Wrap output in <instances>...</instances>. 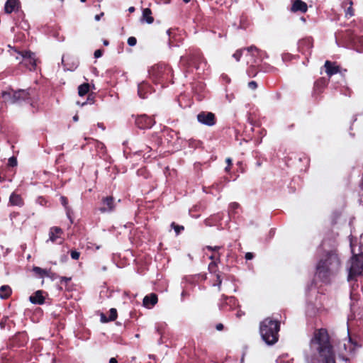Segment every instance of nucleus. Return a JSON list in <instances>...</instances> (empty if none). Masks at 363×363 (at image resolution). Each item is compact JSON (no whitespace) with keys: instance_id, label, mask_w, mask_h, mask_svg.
I'll return each mask as SVG.
<instances>
[{"instance_id":"1","label":"nucleus","mask_w":363,"mask_h":363,"mask_svg":"<svg viewBox=\"0 0 363 363\" xmlns=\"http://www.w3.org/2000/svg\"><path fill=\"white\" fill-rule=\"evenodd\" d=\"M311 344L316 345L319 360L322 363H336L333 346L330 342V337L325 328L317 329L314 332Z\"/></svg>"},{"instance_id":"2","label":"nucleus","mask_w":363,"mask_h":363,"mask_svg":"<svg viewBox=\"0 0 363 363\" xmlns=\"http://www.w3.org/2000/svg\"><path fill=\"white\" fill-rule=\"evenodd\" d=\"M341 261L335 250L328 252L316 266V275L324 283H328L331 276L340 269Z\"/></svg>"},{"instance_id":"3","label":"nucleus","mask_w":363,"mask_h":363,"mask_svg":"<svg viewBox=\"0 0 363 363\" xmlns=\"http://www.w3.org/2000/svg\"><path fill=\"white\" fill-rule=\"evenodd\" d=\"M280 323L278 320L267 318L259 324V333L263 341L269 345L275 344L279 340Z\"/></svg>"},{"instance_id":"4","label":"nucleus","mask_w":363,"mask_h":363,"mask_svg":"<svg viewBox=\"0 0 363 363\" xmlns=\"http://www.w3.org/2000/svg\"><path fill=\"white\" fill-rule=\"evenodd\" d=\"M181 64L186 67H194L196 70H204L207 62L204 58L202 52L200 49L196 48H189L186 55L181 57Z\"/></svg>"},{"instance_id":"5","label":"nucleus","mask_w":363,"mask_h":363,"mask_svg":"<svg viewBox=\"0 0 363 363\" xmlns=\"http://www.w3.org/2000/svg\"><path fill=\"white\" fill-rule=\"evenodd\" d=\"M149 74L155 84H160L164 87L172 80L173 72L172 67L167 65H156L149 70Z\"/></svg>"},{"instance_id":"6","label":"nucleus","mask_w":363,"mask_h":363,"mask_svg":"<svg viewBox=\"0 0 363 363\" xmlns=\"http://www.w3.org/2000/svg\"><path fill=\"white\" fill-rule=\"evenodd\" d=\"M30 89H19L18 91L11 89L2 91L1 96L5 102L12 104H21L24 101H30Z\"/></svg>"},{"instance_id":"7","label":"nucleus","mask_w":363,"mask_h":363,"mask_svg":"<svg viewBox=\"0 0 363 363\" xmlns=\"http://www.w3.org/2000/svg\"><path fill=\"white\" fill-rule=\"evenodd\" d=\"M363 275V255H354L351 259L348 280H357V277Z\"/></svg>"},{"instance_id":"8","label":"nucleus","mask_w":363,"mask_h":363,"mask_svg":"<svg viewBox=\"0 0 363 363\" xmlns=\"http://www.w3.org/2000/svg\"><path fill=\"white\" fill-rule=\"evenodd\" d=\"M116 208L115 199L113 196L102 197L100 205L98 207L99 211L101 213L113 212Z\"/></svg>"},{"instance_id":"9","label":"nucleus","mask_w":363,"mask_h":363,"mask_svg":"<svg viewBox=\"0 0 363 363\" xmlns=\"http://www.w3.org/2000/svg\"><path fill=\"white\" fill-rule=\"evenodd\" d=\"M23 57L22 63L30 71L35 70L36 68V59L35 53L30 50L19 52Z\"/></svg>"},{"instance_id":"10","label":"nucleus","mask_w":363,"mask_h":363,"mask_svg":"<svg viewBox=\"0 0 363 363\" xmlns=\"http://www.w3.org/2000/svg\"><path fill=\"white\" fill-rule=\"evenodd\" d=\"M197 120L199 123L208 125L213 126L216 123V117L212 112L201 111L197 115Z\"/></svg>"},{"instance_id":"11","label":"nucleus","mask_w":363,"mask_h":363,"mask_svg":"<svg viewBox=\"0 0 363 363\" xmlns=\"http://www.w3.org/2000/svg\"><path fill=\"white\" fill-rule=\"evenodd\" d=\"M135 125L140 129L150 128L155 124L153 118L146 114L138 116L135 121Z\"/></svg>"},{"instance_id":"12","label":"nucleus","mask_w":363,"mask_h":363,"mask_svg":"<svg viewBox=\"0 0 363 363\" xmlns=\"http://www.w3.org/2000/svg\"><path fill=\"white\" fill-rule=\"evenodd\" d=\"M244 51H246L247 52V55H250L251 57L252 56H261L262 54H264V52L262 50H260L259 49H258L257 47H255V45H251L248 48H243V49H240V50H238L235 51V52L233 54V57L236 60V61H240L242 55V52Z\"/></svg>"},{"instance_id":"13","label":"nucleus","mask_w":363,"mask_h":363,"mask_svg":"<svg viewBox=\"0 0 363 363\" xmlns=\"http://www.w3.org/2000/svg\"><path fill=\"white\" fill-rule=\"evenodd\" d=\"M64 234L63 230L57 226H53L49 230V239L47 242L50 241L52 243L62 244L63 242L62 235Z\"/></svg>"},{"instance_id":"14","label":"nucleus","mask_w":363,"mask_h":363,"mask_svg":"<svg viewBox=\"0 0 363 363\" xmlns=\"http://www.w3.org/2000/svg\"><path fill=\"white\" fill-rule=\"evenodd\" d=\"M324 67L325 69V72L329 77L337 73L343 75L344 72H347V69L342 70L336 62H331L330 60H326L325 62Z\"/></svg>"},{"instance_id":"15","label":"nucleus","mask_w":363,"mask_h":363,"mask_svg":"<svg viewBox=\"0 0 363 363\" xmlns=\"http://www.w3.org/2000/svg\"><path fill=\"white\" fill-rule=\"evenodd\" d=\"M313 47V40L311 38H306L299 40L298 49L299 52L306 55H311Z\"/></svg>"},{"instance_id":"16","label":"nucleus","mask_w":363,"mask_h":363,"mask_svg":"<svg viewBox=\"0 0 363 363\" xmlns=\"http://www.w3.org/2000/svg\"><path fill=\"white\" fill-rule=\"evenodd\" d=\"M328 84V80L325 77H320L314 82L312 95L314 97L320 96Z\"/></svg>"},{"instance_id":"17","label":"nucleus","mask_w":363,"mask_h":363,"mask_svg":"<svg viewBox=\"0 0 363 363\" xmlns=\"http://www.w3.org/2000/svg\"><path fill=\"white\" fill-rule=\"evenodd\" d=\"M263 55L264 54H262L261 56H252V57H255V59L247 68V72L249 77H254L257 74L259 71L262 70V68H259V67L262 62Z\"/></svg>"},{"instance_id":"18","label":"nucleus","mask_w":363,"mask_h":363,"mask_svg":"<svg viewBox=\"0 0 363 363\" xmlns=\"http://www.w3.org/2000/svg\"><path fill=\"white\" fill-rule=\"evenodd\" d=\"M28 340V335L25 332L16 333L12 338L13 346L21 347L26 345Z\"/></svg>"},{"instance_id":"19","label":"nucleus","mask_w":363,"mask_h":363,"mask_svg":"<svg viewBox=\"0 0 363 363\" xmlns=\"http://www.w3.org/2000/svg\"><path fill=\"white\" fill-rule=\"evenodd\" d=\"M21 6L19 0H7L5 3L4 11L6 13L10 14L12 12H17Z\"/></svg>"},{"instance_id":"20","label":"nucleus","mask_w":363,"mask_h":363,"mask_svg":"<svg viewBox=\"0 0 363 363\" xmlns=\"http://www.w3.org/2000/svg\"><path fill=\"white\" fill-rule=\"evenodd\" d=\"M150 93H151V86L150 84L145 82L138 84V94L141 99H147Z\"/></svg>"},{"instance_id":"21","label":"nucleus","mask_w":363,"mask_h":363,"mask_svg":"<svg viewBox=\"0 0 363 363\" xmlns=\"http://www.w3.org/2000/svg\"><path fill=\"white\" fill-rule=\"evenodd\" d=\"M308 10L307 4L301 0H295L291 8L292 12L300 11L301 13H306Z\"/></svg>"},{"instance_id":"22","label":"nucleus","mask_w":363,"mask_h":363,"mask_svg":"<svg viewBox=\"0 0 363 363\" xmlns=\"http://www.w3.org/2000/svg\"><path fill=\"white\" fill-rule=\"evenodd\" d=\"M43 291L38 290L30 296L29 300L33 304L42 305L45 303V297Z\"/></svg>"},{"instance_id":"23","label":"nucleus","mask_w":363,"mask_h":363,"mask_svg":"<svg viewBox=\"0 0 363 363\" xmlns=\"http://www.w3.org/2000/svg\"><path fill=\"white\" fill-rule=\"evenodd\" d=\"M158 301L157 295L155 293H152L149 295H147L143 298V305L146 308L153 307Z\"/></svg>"},{"instance_id":"24","label":"nucleus","mask_w":363,"mask_h":363,"mask_svg":"<svg viewBox=\"0 0 363 363\" xmlns=\"http://www.w3.org/2000/svg\"><path fill=\"white\" fill-rule=\"evenodd\" d=\"M9 203L11 206H23L24 201L20 194L12 193L9 197Z\"/></svg>"},{"instance_id":"25","label":"nucleus","mask_w":363,"mask_h":363,"mask_svg":"<svg viewBox=\"0 0 363 363\" xmlns=\"http://www.w3.org/2000/svg\"><path fill=\"white\" fill-rule=\"evenodd\" d=\"M152 11L149 8H145L143 10L142 20L151 24L154 22V18L152 16Z\"/></svg>"},{"instance_id":"26","label":"nucleus","mask_w":363,"mask_h":363,"mask_svg":"<svg viewBox=\"0 0 363 363\" xmlns=\"http://www.w3.org/2000/svg\"><path fill=\"white\" fill-rule=\"evenodd\" d=\"M12 290L8 285H3L0 287V298L7 299L11 295Z\"/></svg>"},{"instance_id":"27","label":"nucleus","mask_w":363,"mask_h":363,"mask_svg":"<svg viewBox=\"0 0 363 363\" xmlns=\"http://www.w3.org/2000/svg\"><path fill=\"white\" fill-rule=\"evenodd\" d=\"M60 202H61V204L65 208L67 217L70 220L71 223H72L73 221H72V220L71 218L72 210H71L70 207L68 205V199L66 196H62L60 197Z\"/></svg>"},{"instance_id":"28","label":"nucleus","mask_w":363,"mask_h":363,"mask_svg":"<svg viewBox=\"0 0 363 363\" xmlns=\"http://www.w3.org/2000/svg\"><path fill=\"white\" fill-rule=\"evenodd\" d=\"M33 271L40 277H52L50 274H52L50 271H48L47 269H42L39 267H34L33 269Z\"/></svg>"},{"instance_id":"29","label":"nucleus","mask_w":363,"mask_h":363,"mask_svg":"<svg viewBox=\"0 0 363 363\" xmlns=\"http://www.w3.org/2000/svg\"><path fill=\"white\" fill-rule=\"evenodd\" d=\"M90 89V85L89 83H83L78 87V94L80 96H84L87 94Z\"/></svg>"},{"instance_id":"30","label":"nucleus","mask_w":363,"mask_h":363,"mask_svg":"<svg viewBox=\"0 0 363 363\" xmlns=\"http://www.w3.org/2000/svg\"><path fill=\"white\" fill-rule=\"evenodd\" d=\"M208 271L211 274H213L214 275L221 273L218 270V263L216 261H212L211 262H210V264H208Z\"/></svg>"},{"instance_id":"31","label":"nucleus","mask_w":363,"mask_h":363,"mask_svg":"<svg viewBox=\"0 0 363 363\" xmlns=\"http://www.w3.org/2000/svg\"><path fill=\"white\" fill-rule=\"evenodd\" d=\"M240 208V204L236 202H233L229 205L228 214L230 216L236 213V210Z\"/></svg>"},{"instance_id":"32","label":"nucleus","mask_w":363,"mask_h":363,"mask_svg":"<svg viewBox=\"0 0 363 363\" xmlns=\"http://www.w3.org/2000/svg\"><path fill=\"white\" fill-rule=\"evenodd\" d=\"M171 227L174 230L177 235L180 234L184 230V227L183 225H177L174 222L172 223Z\"/></svg>"},{"instance_id":"33","label":"nucleus","mask_w":363,"mask_h":363,"mask_svg":"<svg viewBox=\"0 0 363 363\" xmlns=\"http://www.w3.org/2000/svg\"><path fill=\"white\" fill-rule=\"evenodd\" d=\"M109 313L110 314L108 316V319H109L110 322L114 321L118 317L117 310L114 308H112L110 309Z\"/></svg>"},{"instance_id":"34","label":"nucleus","mask_w":363,"mask_h":363,"mask_svg":"<svg viewBox=\"0 0 363 363\" xmlns=\"http://www.w3.org/2000/svg\"><path fill=\"white\" fill-rule=\"evenodd\" d=\"M94 102H95V94L94 93H90L88 95L86 101L82 103V105L84 106V105H85L86 104H92Z\"/></svg>"},{"instance_id":"35","label":"nucleus","mask_w":363,"mask_h":363,"mask_svg":"<svg viewBox=\"0 0 363 363\" xmlns=\"http://www.w3.org/2000/svg\"><path fill=\"white\" fill-rule=\"evenodd\" d=\"M18 164L17 159L15 157H11L9 159L7 167H16Z\"/></svg>"},{"instance_id":"36","label":"nucleus","mask_w":363,"mask_h":363,"mask_svg":"<svg viewBox=\"0 0 363 363\" xmlns=\"http://www.w3.org/2000/svg\"><path fill=\"white\" fill-rule=\"evenodd\" d=\"M215 277H216V283L213 285L217 286L218 288V290L220 291L221 284H222L221 273L215 275Z\"/></svg>"},{"instance_id":"37","label":"nucleus","mask_w":363,"mask_h":363,"mask_svg":"<svg viewBox=\"0 0 363 363\" xmlns=\"http://www.w3.org/2000/svg\"><path fill=\"white\" fill-rule=\"evenodd\" d=\"M70 255L73 259L77 260L79 259L80 253L78 251H77L76 250H72L70 251Z\"/></svg>"},{"instance_id":"38","label":"nucleus","mask_w":363,"mask_h":363,"mask_svg":"<svg viewBox=\"0 0 363 363\" xmlns=\"http://www.w3.org/2000/svg\"><path fill=\"white\" fill-rule=\"evenodd\" d=\"M352 2H350V6L345 11L346 17H351L354 16V10L352 7Z\"/></svg>"},{"instance_id":"39","label":"nucleus","mask_w":363,"mask_h":363,"mask_svg":"<svg viewBox=\"0 0 363 363\" xmlns=\"http://www.w3.org/2000/svg\"><path fill=\"white\" fill-rule=\"evenodd\" d=\"M220 253L218 252L217 255H212L209 257V259L212 261H216L217 263L220 262Z\"/></svg>"},{"instance_id":"40","label":"nucleus","mask_w":363,"mask_h":363,"mask_svg":"<svg viewBox=\"0 0 363 363\" xmlns=\"http://www.w3.org/2000/svg\"><path fill=\"white\" fill-rule=\"evenodd\" d=\"M127 42H128V45L135 46L137 43V39L135 37L131 36L128 38Z\"/></svg>"},{"instance_id":"41","label":"nucleus","mask_w":363,"mask_h":363,"mask_svg":"<svg viewBox=\"0 0 363 363\" xmlns=\"http://www.w3.org/2000/svg\"><path fill=\"white\" fill-rule=\"evenodd\" d=\"M206 248L209 250V251H211V252H218L219 250H220L222 248L221 246H215V247H212V246H206Z\"/></svg>"},{"instance_id":"42","label":"nucleus","mask_w":363,"mask_h":363,"mask_svg":"<svg viewBox=\"0 0 363 363\" xmlns=\"http://www.w3.org/2000/svg\"><path fill=\"white\" fill-rule=\"evenodd\" d=\"M100 320L104 323L110 322L108 317H107L104 313L100 314Z\"/></svg>"},{"instance_id":"43","label":"nucleus","mask_w":363,"mask_h":363,"mask_svg":"<svg viewBox=\"0 0 363 363\" xmlns=\"http://www.w3.org/2000/svg\"><path fill=\"white\" fill-rule=\"evenodd\" d=\"M248 87L252 90H255L257 88V84L255 81H251L248 83Z\"/></svg>"},{"instance_id":"44","label":"nucleus","mask_w":363,"mask_h":363,"mask_svg":"<svg viewBox=\"0 0 363 363\" xmlns=\"http://www.w3.org/2000/svg\"><path fill=\"white\" fill-rule=\"evenodd\" d=\"M226 163H227V167H225V171L226 172H229L230 170V168H231V166L233 164V162H232V160L230 158H227L226 160H225Z\"/></svg>"},{"instance_id":"45","label":"nucleus","mask_w":363,"mask_h":363,"mask_svg":"<svg viewBox=\"0 0 363 363\" xmlns=\"http://www.w3.org/2000/svg\"><path fill=\"white\" fill-rule=\"evenodd\" d=\"M6 180H8L9 182H11L12 181V178L11 177H9V178H6L4 175L2 174V173L0 172V183L1 182H5Z\"/></svg>"},{"instance_id":"46","label":"nucleus","mask_w":363,"mask_h":363,"mask_svg":"<svg viewBox=\"0 0 363 363\" xmlns=\"http://www.w3.org/2000/svg\"><path fill=\"white\" fill-rule=\"evenodd\" d=\"M102 55H103V50L101 49H98V50H95V52H94V57L96 58H99V57H101Z\"/></svg>"},{"instance_id":"47","label":"nucleus","mask_w":363,"mask_h":363,"mask_svg":"<svg viewBox=\"0 0 363 363\" xmlns=\"http://www.w3.org/2000/svg\"><path fill=\"white\" fill-rule=\"evenodd\" d=\"M254 254L252 252H247L245 254V258L247 259V260H250V259H252L254 258Z\"/></svg>"},{"instance_id":"48","label":"nucleus","mask_w":363,"mask_h":363,"mask_svg":"<svg viewBox=\"0 0 363 363\" xmlns=\"http://www.w3.org/2000/svg\"><path fill=\"white\" fill-rule=\"evenodd\" d=\"M61 282L65 281L66 283L69 282L71 280L70 277H60Z\"/></svg>"},{"instance_id":"49","label":"nucleus","mask_w":363,"mask_h":363,"mask_svg":"<svg viewBox=\"0 0 363 363\" xmlns=\"http://www.w3.org/2000/svg\"><path fill=\"white\" fill-rule=\"evenodd\" d=\"M359 187H360V192H361L362 195L363 196V172H362V179H361V182L359 184Z\"/></svg>"},{"instance_id":"50","label":"nucleus","mask_w":363,"mask_h":363,"mask_svg":"<svg viewBox=\"0 0 363 363\" xmlns=\"http://www.w3.org/2000/svg\"><path fill=\"white\" fill-rule=\"evenodd\" d=\"M224 326L222 323H218L216 326V330H222L223 329Z\"/></svg>"},{"instance_id":"51","label":"nucleus","mask_w":363,"mask_h":363,"mask_svg":"<svg viewBox=\"0 0 363 363\" xmlns=\"http://www.w3.org/2000/svg\"><path fill=\"white\" fill-rule=\"evenodd\" d=\"M104 16V13L103 12L101 13L100 14L96 15L95 16V20L96 21H99L101 19V16Z\"/></svg>"},{"instance_id":"52","label":"nucleus","mask_w":363,"mask_h":363,"mask_svg":"<svg viewBox=\"0 0 363 363\" xmlns=\"http://www.w3.org/2000/svg\"><path fill=\"white\" fill-rule=\"evenodd\" d=\"M109 363H118V361H117L116 358H115V357H111V358L109 359Z\"/></svg>"},{"instance_id":"53","label":"nucleus","mask_w":363,"mask_h":363,"mask_svg":"<svg viewBox=\"0 0 363 363\" xmlns=\"http://www.w3.org/2000/svg\"><path fill=\"white\" fill-rule=\"evenodd\" d=\"M242 315H244V313H242V311H238L236 313V316L238 318H240Z\"/></svg>"},{"instance_id":"54","label":"nucleus","mask_w":363,"mask_h":363,"mask_svg":"<svg viewBox=\"0 0 363 363\" xmlns=\"http://www.w3.org/2000/svg\"><path fill=\"white\" fill-rule=\"evenodd\" d=\"M135 7H134V6H130V7H129V9H128V11H129L130 13H133V12L135 11Z\"/></svg>"},{"instance_id":"55","label":"nucleus","mask_w":363,"mask_h":363,"mask_svg":"<svg viewBox=\"0 0 363 363\" xmlns=\"http://www.w3.org/2000/svg\"><path fill=\"white\" fill-rule=\"evenodd\" d=\"M98 126H99L100 128H101L102 130H105V126H104V125L103 123H98Z\"/></svg>"},{"instance_id":"56","label":"nucleus","mask_w":363,"mask_h":363,"mask_svg":"<svg viewBox=\"0 0 363 363\" xmlns=\"http://www.w3.org/2000/svg\"><path fill=\"white\" fill-rule=\"evenodd\" d=\"M157 143L155 144L154 146L158 147L160 145V144L162 143V141H161V139H160L159 138H157Z\"/></svg>"},{"instance_id":"57","label":"nucleus","mask_w":363,"mask_h":363,"mask_svg":"<svg viewBox=\"0 0 363 363\" xmlns=\"http://www.w3.org/2000/svg\"><path fill=\"white\" fill-rule=\"evenodd\" d=\"M108 44H109V42H108L107 40H104V45L105 46H107Z\"/></svg>"},{"instance_id":"58","label":"nucleus","mask_w":363,"mask_h":363,"mask_svg":"<svg viewBox=\"0 0 363 363\" xmlns=\"http://www.w3.org/2000/svg\"><path fill=\"white\" fill-rule=\"evenodd\" d=\"M78 119H79V116H78L77 115H75V116L73 117V120H74V121H78Z\"/></svg>"},{"instance_id":"59","label":"nucleus","mask_w":363,"mask_h":363,"mask_svg":"<svg viewBox=\"0 0 363 363\" xmlns=\"http://www.w3.org/2000/svg\"><path fill=\"white\" fill-rule=\"evenodd\" d=\"M147 149H150V150H152V147H149V146L146 145L145 149H143V150H141V151H145V150H147Z\"/></svg>"},{"instance_id":"60","label":"nucleus","mask_w":363,"mask_h":363,"mask_svg":"<svg viewBox=\"0 0 363 363\" xmlns=\"http://www.w3.org/2000/svg\"><path fill=\"white\" fill-rule=\"evenodd\" d=\"M190 1H191V0H183V1H184V3H186V4H187V3H189V2H190Z\"/></svg>"},{"instance_id":"61","label":"nucleus","mask_w":363,"mask_h":363,"mask_svg":"<svg viewBox=\"0 0 363 363\" xmlns=\"http://www.w3.org/2000/svg\"><path fill=\"white\" fill-rule=\"evenodd\" d=\"M167 33H168V35H170V30H167Z\"/></svg>"},{"instance_id":"62","label":"nucleus","mask_w":363,"mask_h":363,"mask_svg":"<svg viewBox=\"0 0 363 363\" xmlns=\"http://www.w3.org/2000/svg\"><path fill=\"white\" fill-rule=\"evenodd\" d=\"M82 2H85L86 0H80Z\"/></svg>"}]
</instances>
